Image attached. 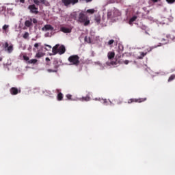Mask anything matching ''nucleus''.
Listing matches in <instances>:
<instances>
[{
	"mask_svg": "<svg viewBox=\"0 0 175 175\" xmlns=\"http://www.w3.org/2000/svg\"><path fill=\"white\" fill-rule=\"evenodd\" d=\"M94 100H101L100 98H95Z\"/></svg>",
	"mask_w": 175,
	"mask_h": 175,
	"instance_id": "obj_44",
	"label": "nucleus"
},
{
	"mask_svg": "<svg viewBox=\"0 0 175 175\" xmlns=\"http://www.w3.org/2000/svg\"><path fill=\"white\" fill-rule=\"evenodd\" d=\"M172 40H173V42H175V36H173Z\"/></svg>",
	"mask_w": 175,
	"mask_h": 175,
	"instance_id": "obj_43",
	"label": "nucleus"
},
{
	"mask_svg": "<svg viewBox=\"0 0 175 175\" xmlns=\"http://www.w3.org/2000/svg\"><path fill=\"white\" fill-rule=\"evenodd\" d=\"M118 42V41H117V40H110L108 42L107 44H108V46H111V44H113V43H116V44H117Z\"/></svg>",
	"mask_w": 175,
	"mask_h": 175,
	"instance_id": "obj_21",
	"label": "nucleus"
},
{
	"mask_svg": "<svg viewBox=\"0 0 175 175\" xmlns=\"http://www.w3.org/2000/svg\"><path fill=\"white\" fill-rule=\"evenodd\" d=\"M27 9L29 10V12L32 14H39V9L35 4L29 5L27 7Z\"/></svg>",
	"mask_w": 175,
	"mask_h": 175,
	"instance_id": "obj_6",
	"label": "nucleus"
},
{
	"mask_svg": "<svg viewBox=\"0 0 175 175\" xmlns=\"http://www.w3.org/2000/svg\"><path fill=\"white\" fill-rule=\"evenodd\" d=\"M68 62L70 65H74L75 66H79L80 65V57L79 55H72L68 58Z\"/></svg>",
	"mask_w": 175,
	"mask_h": 175,
	"instance_id": "obj_3",
	"label": "nucleus"
},
{
	"mask_svg": "<svg viewBox=\"0 0 175 175\" xmlns=\"http://www.w3.org/2000/svg\"><path fill=\"white\" fill-rule=\"evenodd\" d=\"M123 63L125 64V65H128L129 64V61L125 60L123 62Z\"/></svg>",
	"mask_w": 175,
	"mask_h": 175,
	"instance_id": "obj_37",
	"label": "nucleus"
},
{
	"mask_svg": "<svg viewBox=\"0 0 175 175\" xmlns=\"http://www.w3.org/2000/svg\"><path fill=\"white\" fill-rule=\"evenodd\" d=\"M40 3L42 5H49V2L46 0H40Z\"/></svg>",
	"mask_w": 175,
	"mask_h": 175,
	"instance_id": "obj_27",
	"label": "nucleus"
},
{
	"mask_svg": "<svg viewBox=\"0 0 175 175\" xmlns=\"http://www.w3.org/2000/svg\"><path fill=\"white\" fill-rule=\"evenodd\" d=\"M111 65H117V62H111Z\"/></svg>",
	"mask_w": 175,
	"mask_h": 175,
	"instance_id": "obj_42",
	"label": "nucleus"
},
{
	"mask_svg": "<svg viewBox=\"0 0 175 175\" xmlns=\"http://www.w3.org/2000/svg\"><path fill=\"white\" fill-rule=\"evenodd\" d=\"M44 46H45L46 47H48V49H47V48H45V50H46L47 51L51 50V46H50V45H49V44H44Z\"/></svg>",
	"mask_w": 175,
	"mask_h": 175,
	"instance_id": "obj_31",
	"label": "nucleus"
},
{
	"mask_svg": "<svg viewBox=\"0 0 175 175\" xmlns=\"http://www.w3.org/2000/svg\"><path fill=\"white\" fill-rule=\"evenodd\" d=\"M161 42H163L162 44H166V43H167L169 42V40L165 39V38H162L161 39Z\"/></svg>",
	"mask_w": 175,
	"mask_h": 175,
	"instance_id": "obj_28",
	"label": "nucleus"
},
{
	"mask_svg": "<svg viewBox=\"0 0 175 175\" xmlns=\"http://www.w3.org/2000/svg\"><path fill=\"white\" fill-rule=\"evenodd\" d=\"M103 103H107V99H103Z\"/></svg>",
	"mask_w": 175,
	"mask_h": 175,
	"instance_id": "obj_40",
	"label": "nucleus"
},
{
	"mask_svg": "<svg viewBox=\"0 0 175 175\" xmlns=\"http://www.w3.org/2000/svg\"><path fill=\"white\" fill-rule=\"evenodd\" d=\"M79 100H81V102H90V100H91V97L90 96V94H87L86 96L79 98Z\"/></svg>",
	"mask_w": 175,
	"mask_h": 175,
	"instance_id": "obj_13",
	"label": "nucleus"
},
{
	"mask_svg": "<svg viewBox=\"0 0 175 175\" xmlns=\"http://www.w3.org/2000/svg\"><path fill=\"white\" fill-rule=\"evenodd\" d=\"M45 60L46 62H50V58L49 57H46Z\"/></svg>",
	"mask_w": 175,
	"mask_h": 175,
	"instance_id": "obj_39",
	"label": "nucleus"
},
{
	"mask_svg": "<svg viewBox=\"0 0 175 175\" xmlns=\"http://www.w3.org/2000/svg\"><path fill=\"white\" fill-rule=\"evenodd\" d=\"M29 37V33L25 32L23 36V39H28Z\"/></svg>",
	"mask_w": 175,
	"mask_h": 175,
	"instance_id": "obj_26",
	"label": "nucleus"
},
{
	"mask_svg": "<svg viewBox=\"0 0 175 175\" xmlns=\"http://www.w3.org/2000/svg\"><path fill=\"white\" fill-rule=\"evenodd\" d=\"M11 95H17L18 94H21V90L17 88L12 87L10 90Z\"/></svg>",
	"mask_w": 175,
	"mask_h": 175,
	"instance_id": "obj_9",
	"label": "nucleus"
},
{
	"mask_svg": "<svg viewBox=\"0 0 175 175\" xmlns=\"http://www.w3.org/2000/svg\"><path fill=\"white\" fill-rule=\"evenodd\" d=\"M3 49L5 53H8V54H12L13 53V50H14V48L13 46V44H10L6 42L3 44Z\"/></svg>",
	"mask_w": 175,
	"mask_h": 175,
	"instance_id": "obj_4",
	"label": "nucleus"
},
{
	"mask_svg": "<svg viewBox=\"0 0 175 175\" xmlns=\"http://www.w3.org/2000/svg\"><path fill=\"white\" fill-rule=\"evenodd\" d=\"M44 55V53L38 51V52L36 55V58H42Z\"/></svg>",
	"mask_w": 175,
	"mask_h": 175,
	"instance_id": "obj_18",
	"label": "nucleus"
},
{
	"mask_svg": "<svg viewBox=\"0 0 175 175\" xmlns=\"http://www.w3.org/2000/svg\"><path fill=\"white\" fill-rule=\"evenodd\" d=\"M0 32H1V29H0Z\"/></svg>",
	"mask_w": 175,
	"mask_h": 175,
	"instance_id": "obj_49",
	"label": "nucleus"
},
{
	"mask_svg": "<svg viewBox=\"0 0 175 175\" xmlns=\"http://www.w3.org/2000/svg\"><path fill=\"white\" fill-rule=\"evenodd\" d=\"M82 1H85V2H86V3H88L90 2H92V0H82Z\"/></svg>",
	"mask_w": 175,
	"mask_h": 175,
	"instance_id": "obj_38",
	"label": "nucleus"
},
{
	"mask_svg": "<svg viewBox=\"0 0 175 175\" xmlns=\"http://www.w3.org/2000/svg\"><path fill=\"white\" fill-rule=\"evenodd\" d=\"M60 31L64 33H70V32H72V28L70 27H61Z\"/></svg>",
	"mask_w": 175,
	"mask_h": 175,
	"instance_id": "obj_11",
	"label": "nucleus"
},
{
	"mask_svg": "<svg viewBox=\"0 0 175 175\" xmlns=\"http://www.w3.org/2000/svg\"><path fill=\"white\" fill-rule=\"evenodd\" d=\"M85 42H87V43H91V38L88 37H85Z\"/></svg>",
	"mask_w": 175,
	"mask_h": 175,
	"instance_id": "obj_30",
	"label": "nucleus"
},
{
	"mask_svg": "<svg viewBox=\"0 0 175 175\" xmlns=\"http://www.w3.org/2000/svg\"><path fill=\"white\" fill-rule=\"evenodd\" d=\"M70 18H72V20H76L77 23L83 24L85 27H87V25H90V19H88V16L84 14V12H81L79 13L74 12L70 14Z\"/></svg>",
	"mask_w": 175,
	"mask_h": 175,
	"instance_id": "obj_1",
	"label": "nucleus"
},
{
	"mask_svg": "<svg viewBox=\"0 0 175 175\" xmlns=\"http://www.w3.org/2000/svg\"><path fill=\"white\" fill-rule=\"evenodd\" d=\"M2 61V57H0V62Z\"/></svg>",
	"mask_w": 175,
	"mask_h": 175,
	"instance_id": "obj_46",
	"label": "nucleus"
},
{
	"mask_svg": "<svg viewBox=\"0 0 175 175\" xmlns=\"http://www.w3.org/2000/svg\"><path fill=\"white\" fill-rule=\"evenodd\" d=\"M33 24H38V19L30 18L29 20L25 21V26H26L27 28H32Z\"/></svg>",
	"mask_w": 175,
	"mask_h": 175,
	"instance_id": "obj_5",
	"label": "nucleus"
},
{
	"mask_svg": "<svg viewBox=\"0 0 175 175\" xmlns=\"http://www.w3.org/2000/svg\"><path fill=\"white\" fill-rule=\"evenodd\" d=\"M66 96L67 99H68V100H72V95L67 94Z\"/></svg>",
	"mask_w": 175,
	"mask_h": 175,
	"instance_id": "obj_34",
	"label": "nucleus"
},
{
	"mask_svg": "<svg viewBox=\"0 0 175 175\" xmlns=\"http://www.w3.org/2000/svg\"><path fill=\"white\" fill-rule=\"evenodd\" d=\"M57 99L59 102H61V100H63V99H64V94L62 92L58 93V94L57 96Z\"/></svg>",
	"mask_w": 175,
	"mask_h": 175,
	"instance_id": "obj_16",
	"label": "nucleus"
},
{
	"mask_svg": "<svg viewBox=\"0 0 175 175\" xmlns=\"http://www.w3.org/2000/svg\"><path fill=\"white\" fill-rule=\"evenodd\" d=\"M137 19V16H133L132 18H131V19L129 20V24H131V23H133L134 21H136V20Z\"/></svg>",
	"mask_w": 175,
	"mask_h": 175,
	"instance_id": "obj_22",
	"label": "nucleus"
},
{
	"mask_svg": "<svg viewBox=\"0 0 175 175\" xmlns=\"http://www.w3.org/2000/svg\"><path fill=\"white\" fill-rule=\"evenodd\" d=\"M166 1L167 3H174L175 0H166Z\"/></svg>",
	"mask_w": 175,
	"mask_h": 175,
	"instance_id": "obj_35",
	"label": "nucleus"
},
{
	"mask_svg": "<svg viewBox=\"0 0 175 175\" xmlns=\"http://www.w3.org/2000/svg\"><path fill=\"white\" fill-rule=\"evenodd\" d=\"M116 102L117 105H121V103H122V100L119 98V99H117L116 100Z\"/></svg>",
	"mask_w": 175,
	"mask_h": 175,
	"instance_id": "obj_32",
	"label": "nucleus"
},
{
	"mask_svg": "<svg viewBox=\"0 0 175 175\" xmlns=\"http://www.w3.org/2000/svg\"><path fill=\"white\" fill-rule=\"evenodd\" d=\"M32 40H35V39L33 38Z\"/></svg>",
	"mask_w": 175,
	"mask_h": 175,
	"instance_id": "obj_48",
	"label": "nucleus"
},
{
	"mask_svg": "<svg viewBox=\"0 0 175 175\" xmlns=\"http://www.w3.org/2000/svg\"><path fill=\"white\" fill-rule=\"evenodd\" d=\"M57 64H58V62H53L54 69H48L47 72H49V73H57V72H58V65Z\"/></svg>",
	"mask_w": 175,
	"mask_h": 175,
	"instance_id": "obj_10",
	"label": "nucleus"
},
{
	"mask_svg": "<svg viewBox=\"0 0 175 175\" xmlns=\"http://www.w3.org/2000/svg\"><path fill=\"white\" fill-rule=\"evenodd\" d=\"M42 43H36L34 44V48L33 49V51H36V49L38 50L39 49V46H40Z\"/></svg>",
	"mask_w": 175,
	"mask_h": 175,
	"instance_id": "obj_20",
	"label": "nucleus"
},
{
	"mask_svg": "<svg viewBox=\"0 0 175 175\" xmlns=\"http://www.w3.org/2000/svg\"><path fill=\"white\" fill-rule=\"evenodd\" d=\"M152 2H158V0H152Z\"/></svg>",
	"mask_w": 175,
	"mask_h": 175,
	"instance_id": "obj_45",
	"label": "nucleus"
},
{
	"mask_svg": "<svg viewBox=\"0 0 175 175\" xmlns=\"http://www.w3.org/2000/svg\"><path fill=\"white\" fill-rule=\"evenodd\" d=\"M174 79H175V75L173 74V75H172L169 77V79H168V83H170V81H173V80H174Z\"/></svg>",
	"mask_w": 175,
	"mask_h": 175,
	"instance_id": "obj_24",
	"label": "nucleus"
},
{
	"mask_svg": "<svg viewBox=\"0 0 175 175\" xmlns=\"http://www.w3.org/2000/svg\"><path fill=\"white\" fill-rule=\"evenodd\" d=\"M3 33H8L9 32V25H4L2 27Z\"/></svg>",
	"mask_w": 175,
	"mask_h": 175,
	"instance_id": "obj_14",
	"label": "nucleus"
},
{
	"mask_svg": "<svg viewBox=\"0 0 175 175\" xmlns=\"http://www.w3.org/2000/svg\"><path fill=\"white\" fill-rule=\"evenodd\" d=\"M115 55H116V53L113 51L109 52L107 54L108 59H113Z\"/></svg>",
	"mask_w": 175,
	"mask_h": 175,
	"instance_id": "obj_15",
	"label": "nucleus"
},
{
	"mask_svg": "<svg viewBox=\"0 0 175 175\" xmlns=\"http://www.w3.org/2000/svg\"><path fill=\"white\" fill-rule=\"evenodd\" d=\"M87 13H89V14H94L95 13V10L94 9H89L86 11Z\"/></svg>",
	"mask_w": 175,
	"mask_h": 175,
	"instance_id": "obj_25",
	"label": "nucleus"
},
{
	"mask_svg": "<svg viewBox=\"0 0 175 175\" xmlns=\"http://www.w3.org/2000/svg\"><path fill=\"white\" fill-rule=\"evenodd\" d=\"M147 100V98H131L128 100L127 103L131 104L133 103H142V102H146Z\"/></svg>",
	"mask_w": 175,
	"mask_h": 175,
	"instance_id": "obj_7",
	"label": "nucleus"
},
{
	"mask_svg": "<svg viewBox=\"0 0 175 175\" xmlns=\"http://www.w3.org/2000/svg\"><path fill=\"white\" fill-rule=\"evenodd\" d=\"M156 47H159V45L155 46H152L150 48V50L148 51H151V50H152V49H156Z\"/></svg>",
	"mask_w": 175,
	"mask_h": 175,
	"instance_id": "obj_36",
	"label": "nucleus"
},
{
	"mask_svg": "<svg viewBox=\"0 0 175 175\" xmlns=\"http://www.w3.org/2000/svg\"><path fill=\"white\" fill-rule=\"evenodd\" d=\"M36 62H38V59H31L27 62L28 64H36Z\"/></svg>",
	"mask_w": 175,
	"mask_h": 175,
	"instance_id": "obj_23",
	"label": "nucleus"
},
{
	"mask_svg": "<svg viewBox=\"0 0 175 175\" xmlns=\"http://www.w3.org/2000/svg\"><path fill=\"white\" fill-rule=\"evenodd\" d=\"M21 3H25V0H20Z\"/></svg>",
	"mask_w": 175,
	"mask_h": 175,
	"instance_id": "obj_41",
	"label": "nucleus"
},
{
	"mask_svg": "<svg viewBox=\"0 0 175 175\" xmlns=\"http://www.w3.org/2000/svg\"><path fill=\"white\" fill-rule=\"evenodd\" d=\"M108 16H110V13L109 12H108Z\"/></svg>",
	"mask_w": 175,
	"mask_h": 175,
	"instance_id": "obj_47",
	"label": "nucleus"
},
{
	"mask_svg": "<svg viewBox=\"0 0 175 175\" xmlns=\"http://www.w3.org/2000/svg\"><path fill=\"white\" fill-rule=\"evenodd\" d=\"M33 3H35V5H37V6H39V5H40V1L33 0Z\"/></svg>",
	"mask_w": 175,
	"mask_h": 175,
	"instance_id": "obj_29",
	"label": "nucleus"
},
{
	"mask_svg": "<svg viewBox=\"0 0 175 175\" xmlns=\"http://www.w3.org/2000/svg\"><path fill=\"white\" fill-rule=\"evenodd\" d=\"M62 2L64 6H69V5H75L79 2V0H62Z\"/></svg>",
	"mask_w": 175,
	"mask_h": 175,
	"instance_id": "obj_8",
	"label": "nucleus"
},
{
	"mask_svg": "<svg viewBox=\"0 0 175 175\" xmlns=\"http://www.w3.org/2000/svg\"><path fill=\"white\" fill-rule=\"evenodd\" d=\"M139 54H140V56L137 57L138 59H143V58H144V57L147 55V53H144V52H140Z\"/></svg>",
	"mask_w": 175,
	"mask_h": 175,
	"instance_id": "obj_17",
	"label": "nucleus"
},
{
	"mask_svg": "<svg viewBox=\"0 0 175 175\" xmlns=\"http://www.w3.org/2000/svg\"><path fill=\"white\" fill-rule=\"evenodd\" d=\"M94 20H95L96 23H97V24H100V15L96 16Z\"/></svg>",
	"mask_w": 175,
	"mask_h": 175,
	"instance_id": "obj_19",
	"label": "nucleus"
},
{
	"mask_svg": "<svg viewBox=\"0 0 175 175\" xmlns=\"http://www.w3.org/2000/svg\"><path fill=\"white\" fill-rule=\"evenodd\" d=\"M42 31H54V27L51 25H45L42 28Z\"/></svg>",
	"mask_w": 175,
	"mask_h": 175,
	"instance_id": "obj_12",
	"label": "nucleus"
},
{
	"mask_svg": "<svg viewBox=\"0 0 175 175\" xmlns=\"http://www.w3.org/2000/svg\"><path fill=\"white\" fill-rule=\"evenodd\" d=\"M65 51H66L65 46L61 45L59 46V44H58L53 46L52 49V53H53V55H55L56 54H59L60 55H62V54H65Z\"/></svg>",
	"mask_w": 175,
	"mask_h": 175,
	"instance_id": "obj_2",
	"label": "nucleus"
},
{
	"mask_svg": "<svg viewBox=\"0 0 175 175\" xmlns=\"http://www.w3.org/2000/svg\"><path fill=\"white\" fill-rule=\"evenodd\" d=\"M23 59L25 61H29V57L27 55H23Z\"/></svg>",
	"mask_w": 175,
	"mask_h": 175,
	"instance_id": "obj_33",
	"label": "nucleus"
}]
</instances>
